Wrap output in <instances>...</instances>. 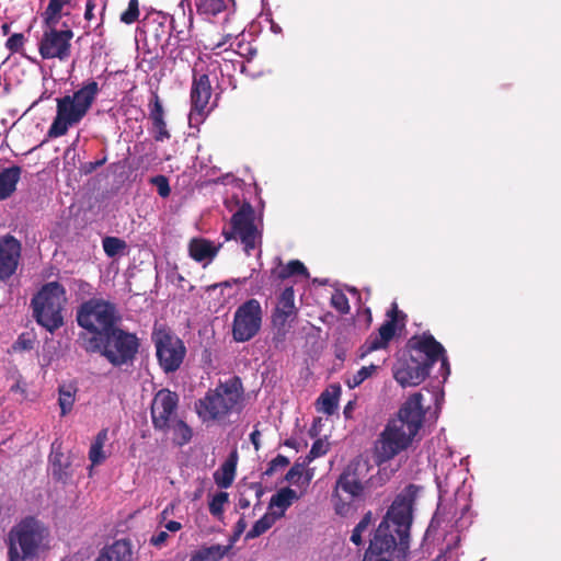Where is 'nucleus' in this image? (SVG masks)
<instances>
[{
	"instance_id": "obj_18",
	"label": "nucleus",
	"mask_w": 561,
	"mask_h": 561,
	"mask_svg": "<svg viewBox=\"0 0 561 561\" xmlns=\"http://www.w3.org/2000/svg\"><path fill=\"white\" fill-rule=\"evenodd\" d=\"M21 242L11 234L0 238V282L16 271L21 256Z\"/></svg>"
},
{
	"instance_id": "obj_36",
	"label": "nucleus",
	"mask_w": 561,
	"mask_h": 561,
	"mask_svg": "<svg viewBox=\"0 0 561 561\" xmlns=\"http://www.w3.org/2000/svg\"><path fill=\"white\" fill-rule=\"evenodd\" d=\"M373 523V514L371 512H367L363 518L359 520V523L354 527L352 535H351V541L356 546H362L363 535L369 529Z\"/></svg>"
},
{
	"instance_id": "obj_32",
	"label": "nucleus",
	"mask_w": 561,
	"mask_h": 561,
	"mask_svg": "<svg viewBox=\"0 0 561 561\" xmlns=\"http://www.w3.org/2000/svg\"><path fill=\"white\" fill-rule=\"evenodd\" d=\"M196 12L199 15L215 16L227 8L226 0H194Z\"/></svg>"
},
{
	"instance_id": "obj_22",
	"label": "nucleus",
	"mask_w": 561,
	"mask_h": 561,
	"mask_svg": "<svg viewBox=\"0 0 561 561\" xmlns=\"http://www.w3.org/2000/svg\"><path fill=\"white\" fill-rule=\"evenodd\" d=\"M94 561H133V546L128 539L115 540L104 547Z\"/></svg>"
},
{
	"instance_id": "obj_5",
	"label": "nucleus",
	"mask_w": 561,
	"mask_h": 561,
	"mask_svg": "<svg viewBox=\"0 0 561 561\" xmlns=\"http://www.w3.org/2000/svg\"><path fill=\"white\" fill-rule=\"evenodd\" d=\"M50 530L35 516L15 523L4 540L8 561H35L48 549Z\"/></svg>"
},
{
	"instance_id": "obj_20",
	"label": "nucleus",
	"mask_w": 561,
	"mask_h": 561,
	"mask_svg": "<svg viewBox=\"0 0 561 561\" xmlns=\"http://www.w3.org/2000/svg\"><path fill=\"white\" fill-rule=\"evenodd\" d=\"M49 462L56 481L66 483L72 477L71 459L61 451V444L53 443Z\"/></svg>"
},
{
	"instance_id": "obj_29",
	"label": "nucleus",
	"mask_w": 561,
	"mask_h": 561,
	"mask_svg": "<svg viewBox=\"0 0 561 561\" xmlns=\"http://www.w3.org/2000/svg\"><path fill=\"white\" fill-rule=\"evenodd\" d=\"M233 457H236V453L214 473L215 483L221 489L229 488L234 480L236 460L232 459Z\"/></svg>"
},
{
	"instance_id": "obj_15",
	"label": "nucleus",
	"mask_w": 561,
	"mask_h": 561,
	"mask_svg": "<svg viewBox=\"0 0 561 561\" xmlns=\"http://www.w3.org/2000/svg\"><path fill=\"white\" fill-rule=\"evenodd\" d=\"M262 323V308L260 302L252 298L243 302L234 312L232 336L236 342H247L260 331Z\"/></svg>"
},
{
	"instance_id": "obj_38",
	"label": "nucleus",
	"mask_w": 561,
	"mask_h": 561,
	"mask_svg": "<svg viewBox=\"0 0 561 561\" xmlns=\"http://www.w3.org/2000/svg\"><path fill=\"white\" fill-rule=\"evenodd\" d=\"M103 250L108 257H114L127 247L126 242L116 237H105L102 240Z\"/></svg>"
},
{
	"instance_id": "obj_44",
	"label": "nucleus",
	"mask_w": 561,
	"mask_h": 561,
	"mask_svg": "<svg viewBox=\"0 0 561 561\" xmlns=\"http://www.w3.org/2000/svg\"><path fill=\"white\" fill-rule=\"evenodd\" d=\"M72 289L75 290L76 296L81 299L92 296L94 291L93 286L84 279H73Z\"/></svg>"
},
{
	"instance_id": "obj_21",
	"label": "nucleus",
	"mask_w": 561,
	"mask_h": 561,
	"mask_svg": "<svg viewBox=\"0 0 561 561\" xmlns=\"http://www.w3.org/2000/svg\"><path fill=\"white\" fill-rule=\"evenodd\" d=\"M148 110L149 119L152 124V130L154 133L156 140H162L164 138L169 139L171 135L167 129V124L164 121V108L157 92L151 93V98L148 103Z\"/></svg>"
},
{
	"instance_id": "obj_40",
	"label": "nucleus",
	"mask_w": 561,
	"mask_h": 561,
	"mask_svg": "<svg viewBox=\"0 0 561 561\" xmlns=\"http://www.w3.org/2000/svg\"><path fill=\"white\" fill-rule=\"evenodd\" d=\"M229 495L227 492H218L214 495L209 503V512L213 516L219 517L224 513V505L228 502Z\"/></svg>"
},
{
	"instance_id": "obj_55",
	"label": "nucleus",
	"mask_w": 561,
	"mask_h": 561,
	"mask_svg": "<svg viewBox=\"0 0 561 561\" xmlns=\"http://www.w3.org/2000/svg\"><path fill=\"white\" fill-rule=\"evenodd\" d=\"M95 9V3L93 0H88L85 4L84 19L87 21H91L94 18L93 10Z\"/></svg>"
},
{
	"instance_id": "obj_50",
	"label": "nucleus",
	"mask_w": 561,
	"mask_h": 561,
	"mask_svg": "<svg viewBox=\"0 0 561 561\" xmlns=\"http://www.w3.org/2000/svg\"><path fill=\"white\" fill-rule=\"evenodd\" d=\"M245 528H247L245 518H244V516H241L239 518V520L236 523L233 534L230 537L231 546L240 538V536L244 533Z\"/></svg>"
},
{
	"instance_id": "obj_56",
	"label": "nucleus",
	"mask_w": 561,
	"mask_h": 561,
	"mask_svg": "<svg viewBox=\"0 0 561 561\" xmlns=\"http://www.w3.org/2000/svg\"><path fill=\"white\" fill-rule=\"evenodd\" d=\"M260 437H261V433L257 430H254L250 434V440H251V443H252V445H253L255 450H259L261 448Z\"/></svg>"
},
{
	"instance_id": "obj_13",
	"label": "nucleus",
	"mask_w": 561,
	"mask_h": 561,
	"mask_svg": "<svg viewBox=\"0 0 561 561\" xmlns=\"http://www.w3.org/2000/svg\"><path fill=\"white\" fill-rule=\"evenodd\" d=\"M211 94L213 88L209 71L198 69V65L196 64L192 70V84L190 90L191 110L188 122L191 126L193 123H202L210 113L211 107H209V102Z\"/></svg>"
},
{
	"instance_id": "obj_39",
	"label": "nucleus",
	"mask_w": 561,
	"mask_h": 561,
	"mask_svg": "<svg viewBox=\"0 0 561 561\" xmlns=\"http://www.w3.org/2000/svg\"><path fill=\"white\" fill-rule=\"evenodd\" d=\"M218 68L222 78L221 84H225L224 78L227 77L228 88L234 90L238 85L237 79L233 75L237 70V65L231 60H224L222 64H218Z\"/></svg>"
},
{
	"instance_id": "obj_35",
	"label": "nucleus",
	"mask_w": 561,
	"mask_h": 561,
	"mask_svg": "<svg viewBox=\"0 0 561 561\" xmlns=\"http://www.w3.org/2000/svg\"><path fill=\"white\" fill-rule=\"evenodd\" d=\"M277 520L272 513H265L259 520L254 523L252 528L247 533L245 539H254L266 533Z\"/></svg>"
},
{
	"instance_id": "obj_51",
	"label": "nucleus",
	"mask_w": 561,
	"mask_h": 561,
	"mask_svg": "<svg viewBox=\"0 0 561 561\" xmlns=\"http://www.w3.org/2000/svg\"><path fill=\"white\" fill-rule=\"evenodd\" d=\"M169 538L167 531H160L150 538V543L154 547H161Z\"/></svg>"
},
{
	"instance_id": "obj_16",
	"label": "nucleus",
	"mask_w": 561,
	"mask_h": 561,
	"mask_svg": "<svg viewBox=\"0 0 561 561\" xmlns=\"http://www.w3.org/2000/svg\"><path fill=\"white\" fill-rule=\"evenodd\" d=\"M180 397L170 389H160L153 397L150 415L151 422L157 431L167 432L171 423L178 419Z\"/></svg>"
},
{
	"instance_id": "obj_17",
	"label": "nucleus",
	"mask_w": 561,
	"mask_h": 561,
	"mask_svg": "<svg viewBox=\"0 0 561 561\" xmlns=\"http://www.w3.org/2000/svg\"><path fill=\"white\" fill-rule=\"evenodd\" d=\"M46 30L38 44V51L43 59L57 58L67 60L71 55V39L73 32L70 28L57 30L56 26H45Z\"/></svg>"
},
{
	"instance_id": "obj_7",
	"label": "nucleus",
	"mask_w": 561,
	"mask_h": 561,
	"mask_svg": "<svg viewBox=\"0 0 561 561\" xmlns=\"http://www.w3.org/2000/svg\"><path fill=\"white\" fill-rule=\"evenodd\" d=\"M100 92L99 83L88 80L72 95L58 98L56 117L48 130L49 137L64 136L69 127L78 124L89 112Z\"/></svg>"
},
{
	"instance_id": "obj_19",
	"label": "nucleus",
	"mask_w": 561,
	"mask_h": 561,
	"mask_svg": "<svg viewBox=\"0 0 561 561\" xmlns=\"http://www.w3.org/2000/svg\"><path fill=\"white\" fill-rule=\"evenodd\" d=\"M298 309L295 305V293L293 287H286L278 297L272 320L276 327H285L297 317Z\"/></svg>"
},
{
	"instance_id": "obj_59",
	"label": "nucleus",
	"mask_w": 561,
	"mask_h": 561,
	"mask_svg": "<svg viewBox=\"0 0 561 561\" xmlns=\"http://www.w3.org/2000/svg\"><path fill=\"white\" fill-rule=\"evenodd\" d=\"M353 405H354V402H353V401H350V402L345 405L343 413H344V415H345V417H346V419L351 417V413H352V411H353Z\"/></svg>"
},
{
	"instance_id": "obj_31",
	"label": "nucleus",
	"mask_w": 561,
	"mask_h": 561,
	"mask_svg": "<svg viewBox=\"0 0 561 561\" xmlns=\"http://www.w3.org/2000/svg\"><path fill=\"white\" fill-rule=\"evenodd\" d=\"M106 440L107 428H103L96 434L89 450V459L92 462V465H100L105 460L106 456L103 451V447Z\"/></svg>"
},
{
	"instance_id": "obj_33",
	"label": "nucleus",
	"mask_w": 561,
	"mask_h": 561,
	"mask_svg": "<svg viewBox=\"0 0 561 561\" xmlns=\"http://www.w3.org/2000/svg\"><path fill=\"white\" fill-rule=\"evenodd\" d=\"M173 430V442L175 445L182 447L188 444L193 436L192 428L182 419H176L171 423Z\"/></svg>"
},
{
	"instance_id": "obj_24",
	"label": "nucleus",
	"mask_w": 561,
	"mask_h": 561,
	"mask_svg": "<svg viewBox=\"0 0 561 561\" xmlns=\"http://www.w3.org/2000/svg\"><path fill=\"white\" fill-rule=\"evenodd\" d=\"M21 168L13 165L0 172V201L12 195L20 180Z\"/></svg>"
},
{
	"instance_id": "obj_58",
	"label": "nucleus",
	"mask_w": 561,
	"mask_h": 561,
	"mask_svg": "<svg viewBox=\"0 0 561 561\" xmlns=\"http://www.w3.org/2000/svg\"><path fill=\"white\" fill-rule=\"evenodd\" d=\"M25 385H22L21 380L18 379L14 385L11 386L10 391L11 392H21L25 393Z\"/></svg>"
},
{
	"instance_id": "obj_10",
	"label": "nucleus",
	"mask_w": 561,
	"mask_h": 561,
	"mask_svg": "<svg viewBox=\"0 0 561 561\" xmlns=\"http://www.w3.org/2000/svg\"><path fill=\"white\" fill-rule=\"evenodd\" d=\"M66 302L65 287L58 282H49L31 300L33 317L39 325L54 333L64 325L62 310Z\"/></svg>"
},
{
	"instance_id": "obj_14",
	"label": "nucleus",
	"mask_w": 561,
	"mask_h": 561,
	"mask_svg": "<svg viewBox=\"0 0 561 561\" xmlns=\"http://www.w3.org/2000/svg\"><path fill=\"white\" fill-rule=\"evenodd\" d=\"M387 318L378 332L369 334L364 344L360 345L358 348L359 358H364L375 351L387 348L396 335L398 325L404 327L407 314L399 310L398 305L393 302L387 311Z\"/></svg>"
},
{
	"instance_id": "obj_12",
	"label": "nucleus",
	"mask_w": 561,
	"mask_h": 561,
	"mask_svg": "<svg viewBox=\"0 0 561 561\" xmlns=\"http://www.w3.org/2000/svg\"><path fill=\"white\" fill-rule=\"evenodd\" d=\"M151 340L162 370L167 374L178 370L186 354L183 341L163 325L153 328Z\"/></svg>"
},
{
	"instance_id": "obj_46",
	"label": "nucleus",
	"mask_w": 561,
	"mask_h": 561,
	"mask_svg": "<svg viewBox=\"0 0 561 561\" xmlns=\"http://www.w3.org/2000/svg\"><path fill=\"white\" fill-rule=\"evenodd\" d=\"M150 183L157 187V192L161 197L165 198L170 195L171 187L167 176L156 175L150 179Z\"/></svg>"
},
{
	"instance_id": "obj_28",
	"label": "nucleus",
	"mask_w": 561,
	"mask_h": 561,
	"mask_svg": "<svg viewBox=\"0 0 561 561\" xmlns=\"http://www.w3.org/2000/svg\"><path fill=\"white\" fill-rule=\"evenodd\" d=\"M272 275L278 280H285L296 275L308 277L309 273L302 262L299 260H291L286 265L279 264L278 267L272 270Z\"/></svg>"
},
{
	"instance_id": "obj_30",
	"label": "nucleus",
	"mask_w": 561,
	"mask_h": 561,
	"mask_svg": "<svg viewBox=\"0 0 561 561\" xmlns=\"http://www.w3.org/2000/svg\"><path fill=\"white\" fill-rule=\"evenodd\" d=\"M71 0H49L46 10L43 12L44 26H57L62 18V10Z\"/></svg>"
},
{
	"instance_id": "obj_1",
	"label": "nucleus",
	"mask_w": 561,
	"mask_h": 561,
	"mask_svg": "<svg viewBox=\"0 0 561 561\" xmlns=\"http://www.w3.org/2000/svg\"><path fill=\"white\" fill-rule=\"evenodd\" d=\"M416 492L417 486L409 484L404 492L394 499L375 529L363 561H407Z\"/></svg>"
},
{
	"instance_id": "obj_49",
	"label": "nucleus",
	"mask_w": 561,
	"mask_h": 561,
	"mask_svg": "<svg viewBox=\"0 0 561 561\" xmlns=\"http://www.w3.org/2000/svg\"><path fill=\"white\" fill-rule=\"evenodd\" d=\"M34 347V341L27 336V334H21L15 343L13 344V348L15 351H30Z\"/></svg>"
},
{
	"instance_id": "obj_34",
	"label": "nucleus",
	"mask_w": 561,
	"mask_h": 561,
	"mask_svg": "<svg viewBox=\"0 0 561 561\" xmlns=\"http://www.w3.org/2000/svg\"><path fill=\"white\" fill-rule=\"evenodd\" d=\"M58 392V403L61 410V415L64 416L70 412L73 407L77 388L73 385H64L59 387Z\"/></svg>"
},
{
	"instance_id": "obj_60",
	"label": "nucleus",
	"mask_w": 561,
	"mask_h": 561,
	"mask_svg": "<svg viewBox=\"0 0 561 561\" xmlns=\"http://www.w3.org/2000/svg\"><path fill=\"white\" fill-rule=\"evenodd\" d=\"M1 28H2V33H3L4 35H7V34H9V32H10V24L4 23V24L1 26Z\"/></svg>"
},
{
	"instance_id": "obj_57",
	"label": "nucleus",
	"mask_w": 561,
	"mask_h": 561,
	"mask_svg": "<svg viewBox=\"0 0 561 561\" xmlns=\"http://www.w3.org/2000/svg\"><path fill=\"white\" fill-rule=\"evenodd\" d=\"M165 528L169 531L175 533V531H178V530H180L182 528V524L180 522H176V520H169L165 524Z\"/></svg>"
},
{
	"instance_id": "obj_2",
	"label": "nucleus",
	"mask_w": 561,
	"mask_h": 561,
	"mask_svg": "<svg viewBox=\"0 0 561 561\" xmlns=\"http://www.w3.org/2000/svg\"><path fill=\"white\" fill-rule=\"evenodd\" d=\"M422 402V393L411 394L397 415L388 420L375 442L374 455L378 465L392 460L413 445L425 419Z\"/></svg>"
},
{
	"instance_id": "obj_41",
	"label": "nucleus",
	"mask_w": 561,
	"mask_h": 561,
	"mask_svg": "<svg viewBox=\"0 0 561 561\" xmlns=\"http://www.w3.org/2000/svg\"><path fill=\"white\" fill-rule=\"evenodd\" d=\"M139 18V2L138 0H129L127 9L121 14V22L125 24H133Z\"/></svg>"
},
{
	"instance_id": "obj_4",
	"label": "nucleus",
	"mask_w": 561,
	"mask_h": 561,
	"mask_svg": "<svg viewBox=\"0 0 561 561\" xmlns=\"http://www.w3.org/2000/svg\"><path fill=\"white\" fill-rule=\"evenodd\" d=\"M366 459L351 461L336 480L333 502L337 515L347 516L352 511V503L364 501L373 490L385 484L386 479Z\"/></svg>"
},
{
	"instance_id": "obj_37",
	"label": "nucleus",
	"mask_w": 561,
	"mask_h": 561,
	"mask_svg": "<svg viewBox=\"0 0 561 561\" xmlns=\"http://www.w3.org/2000/svg\"><path fill=\"white\" fill-rule=\"evenodd\" d=\"M377 366L371 364L369 366H363L359 370L353 374L345 380V383L348 388L354 389L362 385L367 378L371 377L373 374L377 370Z\"/></svg>"
},
{
	"instance_id": "obj_61",
	"label": "nucleus",
	"mask_w": 561,
	"mask_h": 561,
	"mask_svg": "<svg viewBox=\"0 0 561 561\" xmlns=\"http://www.w3.org/2000/svg\"><path fill=\"white\" fill-rule=\"evenodd\" d=\"M285 445H286V446H288V447L295 448V442H294V440H291V439H287V440L285 442Z\"/></svg>"
},
{
	"instance_id": "obj_25",
	"label": "nucleus",
	"mask_w": 561,
	"mask_h": 561,
	"mask_svg": "<svg viewBox=\"0 0 561 561\" xmlns=\"http://www.w3.org/2000/svg\"><path fill=\"white\" fill-rule=\"evenodd\" d=\"M190 255L196 262L211 260L216 256L218 248L205 239H193L188 245Z\"/></svg>"
},
{
	"instance_id": "obj_23",
	"label": "nucleus",
	"mask_w": 561,
	"mask_h": 561,
	"mask_svg": "<svg viewBox=\"0 0 561 561\" xmlns=\"http://www.w3.org/2000/svg\"><path fill=\"white\" fill-rule=\"evenodd\" d=\"M298 494L295 490L289 486L282 488L274 495H272L268 508L274 510L272 514L277 518H282L285 515L287 508L291 506L294 501L298 500Z\"/></svg>"
},
{
	"instance_id": "obj_48",
	"label": "nucleus",
	"mask_w": 561,
	"mask_h": 561,
	"mask_svg": "<svg viewBox=\"0 0 561 561\" xmlns=\"http://www.w3.org/2000/svg\"><path fill=\"white\" fill-rule=\"evenodd\" d=\"M25 37L22 33L12 34L5 42V47L11 53H18L24 45Z\"/></svg>"
},
{
	"instance_id": "obj_63",
	"label": "nucleus",
	"mask_w": 561,
	"mask_h": 561,
	"mask_svg": "<svg viewBox=\"0 0 561 561\" xmlns=\"http://www.w3.org/2000/svg\"><path fill=\"white\" fill-rule=\"evenodd\" d=\"M218 88H219L220 90H225V89H226V88L221 87V84H220V83H218Z\"/></svg>"
},
{
	"instance_id": "obj_52",
	"label": "nucleus",
	"mask_w": 561,
	"mask_h": 561,
	"mask_svg": "<svg viewBox=\"0 0 561 561\" xmlns=\"http://www.w3.org/2000/svg\"><path fill=\"white\" fill-rule=\"evenodd\" d=\"M247 489L249 491L254 492L257 502H260L262 495L264 494V489H263L262 483L261 482H252L247 485Z\"/></svg>"
},
{
	"instance_id": "obj_8",
	"label": "nucleus",
	"mask_w": 561,
	"mask_h": 561,
	"mask_svg": "<svg viewBox=\"0 0 561 561\" xmlns=\"http://www.w3.org/2000/svg\"><path fill=\"white\" fill-rule=\"evenodd\" d=\"M76 320L87 331L81 332L78 337V343L83 348V337L104 336L117 327L121 314L115 304L102 298H90L78 307Z\"/></svg>"
},
{
	"instance_id": "obj_6",
	"label": "nucleus",
	"mask_w": 561,
	"mask_h": 561,
	"mask_svg": "<svg viewBox=\"0 0 561 561\" xmlns=\"http://www.w3.org/2000/svg\"><path fill=\"white\" fill-rule=\"evenodd\" d=\"M83 350L89 354H100L112 366L133 365L140 347L136 333L118 325L102 337H83Z\"/></svg>"
},
{
	"instance_id": "obj_26",
	"label": "nucleus",
	"mask_w": 561,
	"mask_h": 561,
	"mask_svg": "<svg viewBox=\"0 0 561 561\" xmlns=\"http://www.w3.org/2000/svg\"><path fill=\"white\" fill-rule=\"evenodd\" d=\"M231 549V545H213L201 547L192 556L190 561H220Z\"/></svg>"
},
{
	"instance_id": "obj_42",
	"label": "nucleus",
	"mask_w": 561,
	"mask_h": 561,
	"mask_svg": "<svg viewBox=\"0 0 561 561\" xmlns=\"http://www.w3.org/2000/svg\"><path fill=\"white\" fill-rule=\"evenodd\" d=\"M310 462H306V458L301 462L296 461L294 466L287 471L285 476V480L289 483H297V481L302 477L305 468Z\"/></svg>"
},
{
	"instance_id": "obj_11",
	"label": "nucleus",
	"mask_w": 561,
	"mask_h": 561,
	"mask_svg": "<svg viewBox=\"0 0 561 561\" xmlns=\"http://www.w3.org/2000/svg\"><path fill=\"white\" fill-rule=\"evenodd\" d=\"M226 241L237 240L243 245V251L248 256L252 255L262 242V234L254 224V210L250 203L244 202L232 215L230 227L222 230Z\"/></svg>"
},
{
	"instance_id": "obj_54",
	"label": "nucleus",
	"mask_w": 561,
	"mask_h": 561,
	"mask_svg": "<svg viewBox=\"0 0 561 561\" xmlns=\"http://www.w3.org/2000/svg\"><path fill=\"white\" fill-rule=\"evenodd\" d=\"M105 158L101 159V160H96L94 162H88V163H84L83 165V169H84V172L85 173H91L92 171H94L98 167H101L102 164H104L105 162Z\"/></svg>"
},
{
	"instance_id": "obj_62",
	"label": "nucleus",
	"mask_w": 561,
	"mask_h": 561,
	"mask_svg": "<svg viewBox=\"0 0 561 561\" xmlns=\"http://www.w3.org/2000/svg\"><path fill=\"white\" fill-rule=\"evenodd\" d=\"M239 67H240V70H243L244 69V64L243 62H239Z\"/></svg>"
},
{
	"instance_id": "obj_9",
	"label": "nucleus",
	"mask_w": 561,
	"mask_h": 561,
	"mask_svg": "<svg viewBox=\"0 0 561 561\" xmlns=\"http://www.w3.org/2000/svg\"><path fill=\"white\" fill-rule=\"evenodd\" d=\"M243 393L244 389L239 376L220 381L215 389H209L196 401V413L204 422L221 420L236 409Z\"/></svg>"
},
{
	"instance_id": "obj_27",
	"label": "nucleus",
	"mask_w": 561,
	"mask_h": 561,
	"mask_svg": "<svg viewBox=\"0 0 561 561\" xmlns=\"http://www.w3.org/2000/svg\"><path fill=\"white\" fill-rule=\"evenodd\" d=\"M341 386L339 383L331 385L329 389L324 390L318 398V403L321 404L320 410L327 415L335 413L341 396Z\"/></svg>"
},
{
	"instance_id": "obj_45",
	"label": "nucleus",
	"mask_w": 561,
	"mask_h": 561,
	"mask_svg": "<svg viewBox=\"0 0 561 561\" xmlns=\"http://www.w3.org/2000/svg\"><path fill=\"white\" fill-rule=\"evenodd\" d=\"M331 305L341 313L350 312L348 299L342 291H336L331 296Z\"/></svg>"
},
{
	"instance_id": "obj_3",
	"label": "nucleus",
	"mask_w": 561,
	"mask_h": 561,
	"mask_svg": "<svg viewBox=\"0 0 561 561\" xmlns=\"http://www.w3.org/2000/svg\"><path fill=\"white\" fill-rule=\"evenodd\" d=\"M405 347L409 357L398 360L393 368V377L399 385L413 387L422 383L437 362L440 363V377L447 379L450 365L446 350L431 333L413 335Z\"/></svg>"
},
{
	"instance_id": "obj_43",
	"label": "nucleus",
	"mask_w": 561,
	"mask_h": 561,
	"mask_svg": "<svg viewBox=\"0 0 561 561\" xmlns=\"http://www.w3.org/2000/svg\"><path fill=\"white\" fill-rule=\"evenodd\" d=\"M288 465L289 459L286 456L277 455L268 462L266 470L262 473V477H272L276 470L284 469Z\"/></svg>"
},
{
	"instance_id": "obj_53",
	"label": "nucleus",
	"mask_w": 561,
	"mask_h": 561,
	"mask_svg": "<svg viewBox=\"0 0 561 561\" xmlns=\"http://www.w3.org/2000/svg\"><path fill=\"white\" fill-rule=\"evenodd\" d=\"M247 491H240L239 497H238V506L242 510H247L250 507L251 502L247 496Z\"/></svg>"
},
{
	"instance_id": "obj_47",
	"label": "nucleus",
	"mask_w": 561,
	"mask_h": 561,
	"mask_svg": "<svg viewBox=\"0 0 561 561\" xmlns=\"http://www.w3.org/2000/svg\"><path fill=\"white\" fill-rule=\"evenodd\" d=\"M328 453V445L322 439H317L313 442L311 449L308 455L305 457L306 462H311L316 458L321 457Z\"/></svg>"
}]
</instances>
